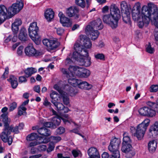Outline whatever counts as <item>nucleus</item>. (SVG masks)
<instances>
[{"label": "nucleus", "instance_id": "nucleus-1", "mask_svg": "<svg viewBox=\"0 0 158 158\" xmlns=\"http://www.w3.org/2000/svg\"><path fill=\"white\" fill-rule=\"evenodd\" d=\"M132 17L135 21L138 22V26L140 28L142 27L144 25L147 26L150 21L153 22L156 28L154 34L156 44H158V7L155 6L153 9H150L147 6H143L140 12V8L137 6L132 10Z\"/></svg>", "mask_w": 158, "mask_h": 158}, {"label": "nucleus", "instance_id": "nucleus-2", "mask_svg": "<svg viewBox=\"0 0 158 158\" xmlns=\"http://www.w3.org/2000/svg\"><path fill=\"white\" fill-rule=\"evenodd\" d=\"M110 14L103 16L102 20L103 22L109 25L113 29L118 26V21L121 17L120 11L118 7L115 4L111 5Z\"/></svg>", "mask_w": 158, "mask_h": 158}, {"label": "nucleus", "instance_id": "nucleus-3", "mask_svg": "<svg viewBox=\"0 0 158 158\" xmlns=\"http://www.w3.org/2000/svg\"><path fill=\"white\" fill-rule=\"evenodd\" d=\"M0 119H2L4 127L3 131L0 134V138L4 142H7L10 145L12 142V137L9 136L11 132V128L9 127L10 119L8 117L7 114L5 113H3L1 115Z\"/></svg>", "mask_w": 158, "mask_h": 158}, {"label": "nucleus", "instance_id": "nucleus-4", "mask_svg": "<svg viewBox=\"0 0 158 158\" xmlns=\"http://www.w3.org/2000/svg\"><path fill=\"white\" fill-rule=\"evenodd\" d=\"M150 122V119L147 118L139 124L136 127L135 132L134 134V136L136 137L138 140H141L144 137Z\"/></svg>", "mask_w": 158, "mask_h": 158}, {"label": "nucleus", "instance_id": "nucleus-5", "mask_svg": "<svg viewBox=\"0 0 158 158\" xmlns=\"http://www.w3.org/2000/svg\"><path fill=\"white\" fill-rule=\"evenodd\" d=\"M69 70L72 73L71 75H75L80 78H87L90 75V71L85 68L78 66H70Z\"/></svg>", "mask_w": 158, "mask_h": 158}, {"label": "nucleus", "instance_id": "nucleus-6", "mask_svg": "<svg viewBox=\"0 0 158 158\" xmlns=\"http://www.w3.org/2000/svg\"><path fill=\"white\" fill-rule=\"evenodd\" d=\"M74 48L75 51L73 53L72 58L74 59L75 60H78V58L81 56H88L87 50L86 49L83 48L82 46L79 44L76 43L74 46Z\"/></svg>", "mask_w": 158, "mask_h": 158}, {"label": "nucleus", "instance_id": "nucleus-7", "mask_svg": "<svg viewBox=\"0 0 158 158\" xmlns=\"http://www.w3.org/2000/svg\"><path fill=\"white\" fill-rule=\"evenodd\" d=\"M38 27L37 26V23L36 22L31 23L28 28L29 35L31 39L35 41L38 38L37 32Z\"/></svg>", "mask_w": 158, "mask_h": 158}, {"label": "nucleus", "instance_id": "nucleus-8", "mask_svg": "<svg viewBox=\"0 0 158 158\" xmlns=\"http://www.w3.org/2000/svg\"><path fill=\"white\" fill-rule=\"evenodd\" d=\"M23 4L22 0H17L16 2L13 4L8 9V12L14 15L19 12L23 7Z\"/></svg>", "mask_w": 158, "mask_h": 158}, {"label": "nucleus", "instance_id": "nucleus-9", "mask_svg": "<svg viewBox=\"0 0 158 158\" xmlns=\"http://www.w3.org/2000/svg\"><path fill=\"white\" fill-rule=\"evenodd\" d=\"M139 114L142 116L152 117L156 114V111L153 109L147 106H144L139 109Z\"/></svg>", "mask_w": 158, "mask_h": 158}, {"label": "nucleus", "instance_id": "nucleus-10", "mask_svg": "<svg viewBox=\"0 0 158 158\" xmlns=\"http://www.w3.org/2000/svg\"><path fill=\"white\" fill-rule=\"evenodd\" d=\"M121 150L127 154L128 158H131L135 154V152L131 144H122Z\"/></svg>", "mask_w": 158, "mask_h": 158}, {"label": "nucleus", "instance_id": "nucleus-11", "mask_svg": "<svg viewBox=\"0 0 158 158\" xmlns=\"http://www.w3.org/2000/svg\"><path fill=\"white\" fill-rule=\"evenodd\" d=\"M64 116L66 119H64L60 117H54L52 119V121L54 125V128L56 127V125H59L61 122V120H62L65 123H68L71 124L72 123L75 124L72 119L68 117V114L64 115Z\"/></svg>", "mask_w": 158, "mask_h": 158}, {"label": "nucleus", "instance_id": "nucleus-12", "mask_svg": "<svg viewBox=\"0 0 158 158\" xmlns=\"http://www.w3.org/2000/svg\"><path fill=\"white\" fill-rule=\"evenodd\" d=\"M44 45L50 50L56 49L59 45L58 42L56 40H50L48 39H44L43 40Z\"/></svg>", "mask_w": 158, "mask_h": 158}, {"label": "nucleus", "instance_id": "nucleus-13", "mask_svg": "<svg viewBox=\"0 0 158 158\" xmlns=\"http://www.w3.org/2000/svg\"><path fill=\"white\" fill-rule=\"evenodd\" d=\"M25 52L27 56L30 57H37L41 54V53L37 51L32 45H29L25 48Z\"/></svg>", "mask_w": 158, "mask_h": 158}, {"label": "nucleus", "instance_id": "nucleus-14", "mask_svg": "<svg viewBox=\"0 0 158 158\" xmlns=\"http://www.w3.org/2000/svg\"><path fill=\"white\" fill-rule=\"evenodd\" d=\"M85 31L86 34L90 35L92 40H93L97 39L99 34V32L97 30L91 28L89 25L87 26Z\"/></svg>", "mask_w": 158, "mask_h": 158}, {"label": "nucleus", "instance_id": "nucleus-15", "mask_svg": "<svg viewBox=\"0 0 158 158\" xmlns=\"http://www.w3.org/2000/svg\"><path fill=\"white\" fill-rule=\"evenodd\" d=\"M121 143L119 139L114 138L110 141V144L108 146V149L110 151H114L119 149V146Z\"/></svg>", "mask_w": 158, "mask_h": 158}, {"label": "nucleus", "instance_id": "nucleus-16", "mask_svg": "<svg viewBox=\"0 0 158 158\" xmlns=\"http://www.w3.org/2000/svg\"><path fill=\"white\" fill-rule=\"evenodd\" d=\"M78 9L76 7H71L67 9L66 13L69 17H74L75 19L79 18Z\"/></svg>", "mask_w": 158, "mask_h": 158}, {"label": "nucleus", "instance_id": "nucleus-17", "mask_svg": "<svg viewBox=\"0 0 158 158\" xmlns=\"http://www.w3.org/2000/svg\"><path fill=\"white\" fill-rule=\"evenodd\" d=\"M91 28L96 30H100L102 29L103 27L102 21L100 19H98L90 23L89 24Z\"/></svg>", "mask_w": 158, "mask_h": 158}, {"label": "nucleus", "instance_id": "nucleus-18", "mask_svg": "<svg viewBox=\"0 0 158 158\" xmlns=\"http://www.w3.org/2000/svg\"><path fill=\"white\" fill-rule=\"evenodd\" d=\"M7 12V10L4 6L0 5V25L5 20Z\"/></svg>", "mask_w": 158, "mask_h": 158}, {"label": "nucleus", "instance_id": "nucleus-19", "mask_svg": "<svg viewBox=\"0 0 158 158\" xmlns=\"http://www.w3.org/2000/svg\"><path fill=\"white\" fill-rule=\"evenodd\" d=\"M88 154L89 158H100V156L97 149L94 147H91L88 150Z\"/></svg>", "mask_w": 158, "mask_h": 158}, {"label": "nucleus", "instance_id": "nucleus-20", "mask_svg": "<svg viewBox=\"0 0 158 158\" xmlns=\"http://www.w3.org/2000/svg\"><path fill=\"white\" fill-rule=\"evenodd\" d=\"M149 135L152 136H158V122H156L154 125L152 126L149 130Z\"/></svg>", "mask_w": 158, "mask_h": 158}, {"label": "nucleus", "instance_id": "nucleus-21", "mask_svg": "<svg viewBox=\"0 0 158 158\" xmlns=\"http://www.w3.org/2000/svg\"><path fill=\"white\" fill-rule=\"evenodd\" d=\"M86 56H81L78 58V60H76L80 62V65L85 66V67L89 66L91 64L90 59L89 58H85Z\"/></svg>", "mask_w": 158, "mask_h": 158}, {"label": "nucleus", "instance_id": "nucleus-22", "mask_svg": "<svg viewBox=\"0 0 158 158\" xmlns=\"http://www.w3.org/2000/svg\"><path fill=\"white\" fill-rule=\"evenodd\" d=\"M122 16L123 21L126 23L131 25V16L130 11L122 12Z\"/></svg>", "mask_w": 158, "mask_h": 158}, {"label": "nucleus", "instance_id": "nucleus-23", "mask_svg": "<svg viewBox=\"0 0 158 158\" xmlns=\"http://www.w3.org/2000/svg\"><path fill=\"white\" fill-rule=\"evenodd\" d=\"M18 37L19 39L22 41H25L27 40V35L26 31L24 27H22L20 30Z\"/></svg>", "mask_w": 158, "mask_h": 158}, {"label": "nucleus", "instance_id": "nucleus-24", "mask_svg": "<svg viewBox=\"0 0 158 158\" xmlns=\"http://www.w3.org/2000/svg\"><path fill=\"white\" fill-rule=\"evenodd\" d=\"M92 85L85 81L80 80L78 87L81 89L89 90L92 87Z\"/></svg>", "mask_w": 158, "mask_h": 158}, {"label": "nucleus", "instance_id": "nucleus-25", "mask_svg": "<svg viewBox=\"0 0 158 158\" xmlns=\"http://www.w3.org/2000/svg\"><path fill=\"white\" fill-rule=\"evenodd\" d=\"M54 14V12L52 9H47L46 11L44 16L45 18L48 21H51L53 18Z\"/></svg>", "mask_w": 158, "mask_h": 158}, {"label": "nucleus", "instance_id": "nucleus-26", "mask_svg": "<svg viewBox=\"0 0 158 158\" xmlns=\"http://www.w3.org/2000/svg\"><path fill=\"white\" fill-rule=\"evenodd\" d=\"M60 21L64 27H70L72 24V21L68 18L65 17L61 19Z\"/></svg>", "mask_w": 158, "mask_h": 158}, {"label": "nucleus", "instance_id": "nucleus-27", "mask_svg": "<svg viewBox=\"0 0 158 158\" xmlns=\"http://www.w3.org/2000/svg\"><path fill=\"white\" fill-rule=\"evenodd\" d=\"M37 132L40 135L48 136L50 135V130L45 127H42L38 129Z\"/></svg>", "mask_w": 158, "mask_h": 158}, {"label": "nucleus", "instance_id": "nucleus-28", "mask_svg": "<svg viewBox=\"0 0 158 158\" xmlns=\"http://www.w3.org/2000/svg\"><path fill=\"white\" fill-rule=\"evenodd\" d=\"M73 77L72 76L68 78V83L74 87L76 86L78 87L80 80L73 78Z\"/></svg>", "mask_w": 158, "mask_h": 158}, {"label": "nucleus", "instance_id": "nucleus-29", "mask_svg": "<svg viewBox=\"0 0 158 158\" xmlns=\"http://www.w3.org/2000/svg\"><path fill=\"white\" fill-rule=\"evenodd\" d=\"M156 147L157 143L155 141H152L149 143L148 149L150 152H154L156 150Z\"/></svg>", "mask_w": 158, "mask_h": 158}, {"label": "nucleus", "instance_id": "nucleus-30", "mask_svg": "<svg viewBox=\"0 0 158 158\" xmlns=\"http://www.w3.org/2000/svg\"><path fill=\"white\" fill-rule=\"evenodd\" d=\"M10 82L12 87L15 89L17 87L18 83L17 78L13 75L10 76L8 80Z\"/></svg>", "mask_w": 158, "mask_h": 158}, {"label": "nucleus", "instance_id": "nucleus-31", "mask_svg": "<svg viewBox=\"0 0 158 158\" xmlns=\"http://www.w3.org/2000/svg\"><path fill=\"white\" fill-rule=\"evenodd\" d=\"M36 71L37 69H36L31 67L27 68L24 70V72L26 77H28L36 73Z\"/></svg>", "mask_w": 158, "mask_h": 158}, {"label": "nucleus", "instance_id": "nucleus-32", "mask_svg": "<svg viewBox=\"0 0 158 158\" xmlns=\"http://www.w3.org/2000/svg\"><path fill=\"white\" fill-rule=\"evenodd\" d=\"M48 141V140L46 139H43V138H40L39 139L38 141H35L31 142L30 143L29 146L30 147H33L40 143H46Z\"/></svg>", "mask_w": 158, "mask_h": 158}, {"label": "nucleus", "instance_id": "nucleus-33", "mask_svg": "<svg viewBox=\"0 0 158 158\" xmlns=\"http://www.w3.org/2000/svg\"><path fill=\"white\" fill-rule=\"evenodd\" d=\"M120 7L122 12L130 11V8L128 7L127 2L125 1H123L121 2Z\"/></svg>", "mask_w": 158, "mask_h": 158}, {"label": "nucleus", "instance_id": "nucleus-34", "mask_svg": "<svg viewBox=\"0 0 158 158\" xmlns=\"http://www.w3.org/2000/svg\"><path fill=\"white\" fill-rule=\"evenodd\" d=\"M123 142L122 144H131V140L128 135L127 133L125 132L123 134Z\"/></svg>", "mask_w": 158, "mask_h": 158}, {"label": "nucleus", "instance_id": "nucleus-35", "mask_svg": "<svg viewBox=\"0 0 158 158\" xmlns=\"http://www.w3.org/2000/svg\"><path fill=\"white\" fill-rule=\"evenodd\" d=\"M83 44L84 47L86 48H90L92 45L90 40L88 38H84Z\"/></svg>", "mask_w": 158, "mask_h": 158}, {"label": "nucleus", "instance_id": "nucleus-36", "mask_svg": "<svg viewBox=\"0 0 158 158\" xmlns=\"http://www.w3.org/2000/svg\"><path fill=\"white\" fill-rule=\"evenodd\" d=\"M51 102L57 108L58 110L61 111L63 109L64 106L62 103L57 102L55 100H52Z\"/></svg>", "mask_w": 158, "mask_h": 158}, {"label": "nucleus", "instance_id": "nucleus-37", "mask_svg": "<svg viewBox=\"0 0 158 158\" xmlns=\"http://www.w3.org/2000/svg\"><path fill=\"white\" fill-rule=\"evenodd\" d=\"M38 136L36 133H33L28 135L26 138L27 141H31L35 140L38 138Z\"/></svg>", "mask_w": 158, "mask_h": 158}, {"label": "nucleus", "instance_id": "nucleus-38", "mask_svg": "<svg viewBox=\"0 0 158 158\" xmlns=\"http://www.w3.org/2000/svg\"><path fill=\"white\" fill-rule=\"evenodd\" d=\"M60 70L61 72L64 74L67 78H69L72 76H73L74 75H73V76L71 75L72 73L69 70L70 72V73H69L67 69L65 68H61L60 69Z\"/></svg>", "mask_w": 158, "mask_h": 158}, {"label": "nucleus", "instance_id": "nucleus-39", "mask_svg": "<svg viewBox=\"0 0 158 158\" xmlns=\"http://www.w3.org/2000/svg\"><path fill=\"white\" fill-rule=\"evenodd\" d=\"M27 108L23 106H20L18 109V114L19 116L26 114V110Z\"/></svg>", "mask_w": 158, "mask_h": 158}, {"label": "nucleus", "instance_id": "nucleus-40", "mask_svg": "<svg viewBox=\"0 0 158 158\" xmlns=\"http://www.w3.org/2000/svg\"><path fill=\"white\" fill-rule=\"evenodd\" d=\"M78 92V90L75 87H70L69 90V93L71 95L73 96L77 94Z\"/></svg>", "mask_w": 158, "mask_h": 158}, {"label": "nucleus", "instance_id": "nucleus-41", "mask_svg": "<svg viewBox=\"0 0 158 158\" xmlns=\"http://www.w3.org/2000/svg\"><path fill=\"white\" fill-rule=\"evenodd\" d=\"M112 152V154L110 158H119L120 156V155L119 151H118V149L116 150H114V151H110Z\"/></svg>", "mask_w": 158, "mask_h": 158}, {"label": "nucleus", "instance_id": "nucleus-42", "mask_svg": "<svg viewBox=\"0 0 158 158\" xmlns=\"http://www.w3.org/2000/svg\"><path fill=\"white\" fill-rule=\"evenodd\" d=\"M75 2L77 5L82 8H84L85 6V0H75Z\"/></svg>", "mask_w": 158, "mask_h": 158}, {"label": "nucleus", "instance_id": "nucleus-43", "mask_svg": "<svg viewBox=\"0 0 158 158\" xmlns=\"http://www.w3.org/2000/svg\"><path fill=\"white\" fill-rule=\"evenodd\" d=\"M95 58L97 59L104 60L105 56L102 53H96L94 55Z\"/></svg>", "mask_w": 158, "mask_h": 158}, {"label": "nucleus", "instance_id": "nucleus-44", "mask_svg": "<svg viewBox=\"0 0 158 158\" xmlns=\"http://www.w3.org/2000/svg\"><path fill=\"white\" fill-rule=\"evenodd\" d=\"M65 131V128L63 127H60L56 130L55 133L57 135H60L63 134Z\"/></svg>", "mask_w": 158, "mask_h": 158}, {"label": "nucleus", "instance_id": "nucleus-45", "mask_svg": "<svg viewBox=\"0 0 158 158\" xmlns=\"http://www.w3.org/2000/svg\"><path fill=\"white\" fill-rule=\"evenodd\" d=\"M146 49L147 52L150 54L153 53L155 51L154 49L151 47L150 43H149L148 44L147 47Z\"/></svg>", "mask_w": 158, "mask_h": 158}, {"label": "nucleus", "instance_id": "nucleus-46", "mask_svg": "<svg viewBox=\"0 0 158 158\" xmlns=\"http://www.w3.org/2000/svg\"><path fill=\"white\" fill-rule=\"evenodd\" d=\"M63 100L64 104L65 105H68L69 103V98L67 96L62 94Z\"/></svg>", "mask_w": 158, "mask_h": 158}, {"label": "nucleus", "instance_id": "nucleus-47", "mask_svg": "<svg viewBox=\"0 0 158 158\" xmlns=\"http://www.w3.org/2000/svg\"><path fill=\"white\" fill-rule=\"evenodd\" d=\"M11 29L13 33L14 34H16L19 30V27L15 26L14 24H12L11 26Z\"/></svg>", "mask_w": 158, "mask_h": 158}, {"label": "nucleus", "instance_id": "nucleus-48", "mask_svg": "<svg viewBox=\"0 0 158 158\" xmlns=\"http://www.w3.org/2000/svg\"><path fill=\"white\" fill-rule=\"evenodd\" d=\"M54 144L53 143L50 142L48 144V147L47 149V152H49L53 150L54 148Z\"/></svg>", "mask_w": 158, "mask_h": 158}, {"label": "nucleus", "instance_id": "nucleus-49", "mask_svg": "<svg viewBox=\"0 0 158 158\" xmlns=\"http://www.w3.org/2000/svg\"><path fill=\"white\" fill-rule=\"evenodd\" d=\"M158 90V85H153L151 86L150 91L152 92H156Z\"/></svg>", "mask_w": 158, "mask_h": 158}, {"label": "nucleus", "instance_id": "nucleus-50", "mask_svg": "<svg viewBox=\"0 0 158 158\" xmlns=\"http://www.w3.org/2000/svg\"><path fill=\"white\" fill-rule=\"evenodd\" d=\"M17 107V104L15 102H13L10 105L9 110L10 111H12L14 110Z\"/></svg>", "mask_w": 158, "mask_h": 158}, {"label": "nucleus", "instance_id": "nucleus-51", "mask_svg": "<svg viewBox=\"0 0 158 158\" xmlns=\"http://www.w3.org/2000/svg\"><path fill=\"white\" fill-rule=\"evenodd\" d=\"M147 104L150 107H152V109H154V110H155V111H156V107L157 102L156 103H153L151 102H147Z\"/></svg>", "mask_w": 158, "mask_h": 158}, {"label": "nucleus", "instance_id": "nucleus-52", "mask_svg": "<svg viewBox=\"0 0 158 158\" xmlns=\"http://www.w3.org/2000/svg\"><path fill=\"white\" fill-rule=\"evenodd\" d=\"M58 96L57 93L55 91H52V93L50 94V96L52 100L56 99Z\"/></svg>", "mask_w": 158, "mask_h": 158}, {"label": "nucleus", "instance_id": "nucleus-53", "mask_svg": "<svg viewBox=\"0 0 158 158\" xmlns=\"http://www.w3.org/2000/svg\"><path fill=\"white\" fill-rule=\"evenodd\" d=\"M12 24H14L15 26L19 27L22 24V21L21 20L19 19H15V22Z\"/></svg>", "mask_w": 158, "mask_h": 158}, {"label": "nucleus", "instance_id": "nucleus-54", "mask_svg": "<svg viewBox=\"0 0 158 158\" xmlns=\"http://www.w3.org/2000/svg\"><path fill=\"white\" fill-rule=\"evenodd\" d=\"M44 126L47 127H51L54 128V125L52 122H46L44 123Z\"/></svg>", "mask_w": 158, "mask_h": 158}, {"label": "nucleus", "instance_id": "nucleus-55", "mask_svg": "<svg viewBox=\"0 0 158 158\" xmlns=\"http://www.w3.org/2000/svg\"><path fill=\"white\" fill-rule=\"evenodd\" d=\"M53 87L55 89L58 91L60 94H62L63 93V91L61 90L60 86L58 84H55L54 86Z\"/></svg>", "mask_w": 158, "mask_h": 158}, {"label": "nucleus", "instance_id": "nucleus-56", "mask_svg": "<svg viewBox=\"0 0 158 158\" xmlns=\"http://www.w3.org/2000/svg\"><path fill=\"white\" fill-rule=\"evenodd\" d=\"M51 138L53 140L54 142L56 143L61 140V138L60 136H51Z\"/></svg>", "mask_w": 158, "mask_h": 158}, {"label": "nucleus", "instance_id": "nucleus-57", "mask_svg": "<svg viewBox=\"0 0 158 158\" xmlns=\"http://www.w3.org/2000/svg\"><path fill=\"white\" fill-rule=\"evenodd\" d=\"M19 81L21 83H24L27 81V80L25 76H22L19 77Z\"/></svg>", "mask_w": 158, "mask_h": 158}, {"label": "nucleus", "instance_id": "nucleus-58", "mask_svg": "<svg viewBox=\"0 0 158 158\" xmlns=\"http://www.w3.org/2000/svg\"><path fill=\"white\" fill-rule=\"evenodd\" d=\"M9 127L11 128V132H14L16 133H18L19 132V128L18 126H15V127H13L12 126H10Z\"/></svg>", "mask_w": 158, "mask_h": 158}, {"label": "nucleus", "instance_id": "nucleus-59", "mask_svg": "<svg viewBox=\"0 0 158 158\" xmlns=\"http://www.w3.org/2000/svg\"><path fill=\"white\" fill-rule=\"evenodd\" d=\"M39 150L40 151H45L47 149V147L45 145H40L38 147Z\"/></svg>", "mask_w": 158, "mask_h": 158}, {"label": "nucleus", "instance_id": "nucleus-60", "mask_svg": "<svg viewBox=\"0 0 158 158\" xmlns=\"http://www.w3.org/2000/svg\"><path fill=\"white\" fill-rule=\"evenodd\" d=\"M73 59L72 58V57L71 58V59H70L69 57H68L66 59L65 61V64L66 65L71 64L73 62V61L72 59Z\"/></svg>", "mask_w": 158, "mask_h": 158}, {"label": "nucleus", "instance_id": "nucleus-61", "mask_svg": "<svg viewBox=\"0 0 158 158\" xmlns=\"http://www.w3.org/2000/svg\"><path fill=\"white\" fill-rule=\"evenodd\" d=\"M23 47L22 46H20L18 48L17 51L18 54L19 55H21L23 52Z\"/></svg>", "mask_w": 158, "mask_h": 158}, {"label": "nucleus", "instance_id": "nucleus-62", "mask_svg": "<svg viewBox=\"0 0 158 158\" xmlns=\"http://www.w3.org/2000/svg\"><path fill=\"white\" fill-rule=\"evenodd\" d=\"M51 104L50 102H48L47 98H46L43 103V105L46 107H50Z\"/></svg>", "mask_w": 158, "mask_h": 158}, {"label": "nucleus", "instance_id": "nucleus-63", "mask_svg": "<svg viewBox=\"0 0 158 158\" xmlns=\"http://www.w3.org/2000/svg\"><path fill=\"white\" fill-rule=\"evenodd\" d=\"M56 32L58 35H60L64 32V30L60 28H58L56 30Z\"/></svg>", "mask_w": 158, "mask_h": 158}, {"label": "nucleus", "instance_id": "nucleus-64", "mask_svg": "<svg viewBox=\"0 0 158 158\" xmlns=\"http://www.w3.org/2000/svg\"><path fill=\"white\" fill-rule=\"evenodd\" d=\"M8 68H6L5 69V71L4 73L3 74L2 77L3 78H5L6 77L7 75L9 73V71H8Z\"/></svg>", "mask_w": 158, "mask_h": 158}]
</instances>
